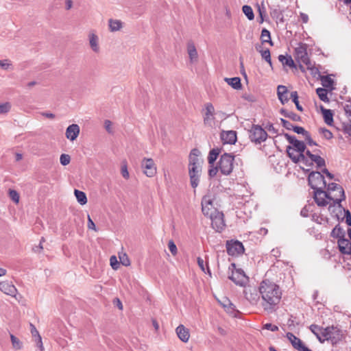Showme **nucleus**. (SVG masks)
<instances>
[{"mask_svg": "<svg viewBox=\"0 0 351 351\" xmlns=\"http://www.w3.org/2000/svg\"><path fill=\"white\" fill-rule=\"evenodd\" d=\"M304 138L308 145H317V144L312 139L309 132H308L307 134L304 136Z\"/></svg>", "mask_w": 351, "mask_h": 351, "instance_id": "e2e57ef3", "label": "nucleus"}, {"mask_svg": "<svg viewBox=\"0 0 351 351\" xmlns=\"http://www.w3.org/2000/svg\"><path fill=\"white\" fill-rule=\"evenodd\" d=\"M249 132L250 139L256 144H261L267 138V132L258 125H253Z\"/></svg>", "mask_w": 351, "mask_h": 351, "instance_id": "0eeeda50", "label": "nucleus"}, {"mask_svg": "<svg viewBox=\"0 0 351 351\" xmlns=\"http://www.w3.org/2000/svg\"><path fill=\"white\" fill-rule=\"evenodd\" d=\"M211 168L208 170V175L210 178H213L217 175V173L219 170L218 165L215 167L213 166H210Z\"/></svg>", "mask_w": 351, "mask_h": 351, "instance_id": "0e129e2a", "label": "nucleus"}, {"mask_svg": "<svg viewBox=\"0 0 351 351\" xmlns=\"http://www.w3.org/2000/svg\"><path fill=\"white\" fill-rule=\"evenodd\" d=\"M313 193L315 202L319 206H326L328 204L327 199L333 200L324 189L314 191Z\"/></svg>", "mask_w": 351, "mask_h": 351, "instance_id": "ddd939ff", "label": "nucleus"}, {"mask_svg": "<svg viewBox=\"0 0 351 351\" xmlns=\"http://www.w3.org/2000/svg\"><path fill=\"white\" fill-rule=\"evenodd\" d=\"M120 262L123 265L129 266L130 265V261L126 254H123L119 256Z\"/></svg>", "mask_w": 351, "mask_h": 351, "instance_id": "5fc2aeb1", "label": "nucleus"}, {"mask_svg": "<svg viewBox=\"0 0 351 351\" xmlns=\"http://www.w3.org/2000/svg\"><path fill=\"white\" fill-rule=\"evenodd\" d=\"M258 10L259 16L261 17L260 23H263L264 21V16L265 15V12H266V10H265L263 3H262L261 5H258Z\"/></svg>", "mask_w": 351, "mask_h": 351, "instance_id": "6e6d98bb", "label": "nucleus"}, {"mask_svg": "<svg viewBox=\"0 0 351 351\" xmlns=\"http://www.w3.org/2000/svg\"><path fill=\"white\" fill-rule=\"evenodd\" d=\"M98 36L95 34L89 35V43L92 50L96 53L99 52Z\"/></svg>", "mask_w": 351, "mask_h": 351, "instance_id": "473e14b6", "label": "nucleus"}, {"mask_svg": "<svg viewBox=\"0 0 351 351\" xmlns=\"http://www.w3.org/2000/svg\"><path fill=\"white\" fill-rule=\"evenodd\" d=\"M310 159L312 162H315L316 163L317 167H322L326 165L325 160L320 156L314 154V156Z\"/></svg>", "mask_w": 351, "mask_h": 351, "instance_id": "37998d69", "label": "nucleus"}, {"mask_svg": "<svg viewBox=\"0 0 351 351\" xmlns=\"http://www.w3.org/2000/svg\"><path fill=\"white\" fill-rule=\"evenodd\" d=\"M287 153L288 156L291 158L292 162L298 163L302 162L304 164H307L308 160L305 157L304 154H299L295 148H292L291 145L287 147Z\"/></svg>", "mask_w": 351, "mask_h": 351, "instance_id": "dca6fc26", "label": "nucleus"}, {"mask_svg": "<svg viewBox=\"0 0 351 351\" xmlns=\"http://www.w3.org/2000/svg\"><path fill=\"white\" fill-rule=\"evenodd\" d=\"M243 12L247 16V18L252 21L254 19V14L252 8L247 5H245L242 8Z\"/></svg>", "mask_w": 351, "mask_h": 351, "instance_id": "a19ab883", "label": "nucleus"}, {"mask_svg": "<svg viewBox=\"0 0 351 351\" xmlns=\"http://www.w3.org/2000/svg\"><path fill=\"white\" fill-rule=\"evenodd\" d=\"M278 60L280 62H282V64L285 66H288L291 68H295L296 67V65L294 62V61L293 60L291 56H284V55H280L278 56Z\"/></svg>", "mask_w": 351, "mask_h": 351, "instance_id": "2f4dec72", "label": "nucleus"}, {"mask_svg": "<svg viewBox=\"0 0 351 351\" xmlns=\"http://www.w3.org/2000/svg\"><path fill=\"white\" fill-rule=\"evenodd\" d=\"M197 264H198L199 267H200V269L204 272H206V269H205V266H204V261L203 260V258H202L201 257H198L197 258Z\"/></svg>", "mask_w": 351, "mask_h": 351, "instance_id": "774afa93", "label": "nucleus"}, {"mask_svg": "<svg viewBox=\"0 0 351 351\" xmlns=\"http://www.w3.org/2000/svg\"><path fill=\"white\" fill-rule=\"evenodd\" d=\"M319 132L327 140H330L333 137L332 133L329 130H328L326 128H320Z\"/></svg>", "mask_w": 351, "mask_h": 351, "instance_id": "8fccbe9b", "label": "nucleus"}, {"mask_svg": "<svg viewBox=\"0 0 351 351\" xmlns=\"http://www.w3.org/2000/svg\"><path fill=\"white\" fill-rule=\"evenodd\" d=\"M308 182L314 191L324 189L326 186L324 177L319 171H311L308 176Z\"/></svg>", "mask_w": 351, "mask_h": 351, "instance_id": "423d86ee", "label": "nucleus"}, {"mask_svg": "<svg viewBox=\"0 0 351 351\" xmlns=\"http://www.w3.org/2000/svg\"><path fill=\"white\" fill-rule=\"evenodd\" d=\"M108 26L110 32H117L123 27V23L118 19H110L108 20Z\"/></svg>", "mask_w": 351, "mask_h": 351, "instance_id": "c756f323", "label": "nucleus"}, {"mask_svg": "<svg viewBox=\"0 0 351 351\" xmlns=\"http://www.w3.org/2000/svg\"><path fill=\"white\" fill-rule=\"evenodd\" d=\"M168 247H169V249L171 253L173 255H176L177 254V252H178L177 247L172 240L169 241Z\"/></svg>", "mask_w": 351, "mask_h": 351, "instance_id": "4d7b16f0", "label": "nucleus"}, {"mask_svg": "<svg viewBox=\"0 0 351 351\" xmlns=\"http://www.w3.org/2000/svg\"><path fill=\"white\" fill-rule=\"evenodd\" d=\"M30 327H31V333L32 335V337L34 339V341L36 342V346L39 348L40 351H43L44 347H43V341H42V338H41L40 335H39L38 331L36 328L35 326L33 325L32 324H30Z\"/></svg>", "mask_w": 351, "mask_h": 351, "instance_id": "393cba45", "label": "nucleus"}, {"mask_svg": "<svg viewBox=\"0 0 351 351\" xmlns=\"http://www.w3.org/2000/svg\"><path fill=\"white\" fill-rule=\"evenodd\" d=\"M70 161H71V157L69 155L66 154H61L60 158V162L62 165L66 166L69 164Z\"/></svg>", "mask_w": 351, "mask_h": 351, "instance_id": "09e8293b", "label": "nucleus"}, {"mask_svg": "<svg viewBox=\"0 0 351 351\" xmlns=\"http://www.w3.org/2000/svg\"><path fill=\"white\" fill-rule=\"evenodd\" d=\"M344 211V217L341 218V221H343L345 219L346 223L348 226H351V213L348 209L343 208Z\"/></svg>", "mask_w": 351, "mask_h": 351, "instance_id": "de8ad7c7", "label": "nucleus"}, {"mask_svg": "<svg viewBox=\"0 0 351 351\" xmlns=\"http://www.w3.org/2000/svg\"><path fill=\"white\" fill-rule=\"evenodd\" d=\"M176 334L178 338L183 342L186 343L189 341L190 337L189 330L183 325H179L176 329Z\"/></svg>", "mask_w": 351, "mask_h": 351, "instance_id": "4be33fe9", "label": "nucleus"}, {"mask_svg": "<svg viewBox=\"0 0 351 351\" xmlns=\"http://www.w3.org/2000/svg\"><path fill=\"white\" fill-rule=\"evenodd\" d=\"M257 51H258L262 56V58L267 62L270 66H271V53L269 49H263L261 46L256 47Z\"/></svg>", "mask_w": 351, "mask_h": 351, "instance_id": "f704fd0d", "label": "nucleus"}, {"mask_svg": "<svg viewBox=\"0 0 351 351\" xmlns=\"http://www.w3.org/2000/svg\"><path fill=\"white\" fill-rule=\"evenodd\" d=\"M316 93L320 100L324 102H328L329 99L328 97L327 90L324 88H317L316 89Z\"/></svg>", "mask_w": 351, "mask_h": 351, "instance_id": "58836bf2", "label": "nucleus"}, {"mask_svg": "<svg viewBox=\"0 0 351 351\" xmlns=\"http://www.w3.org/2000/svg\"><path fill=\"white\" fill-rule=\"evenodd\" d=\"M11 105L8 102L0 104V114H4L10 111Z\"/></svg>", "mask_w": 351, "mask_h": 351, "instance_id": "3c124183", "label": "nucleus"}, {"mask_svg": "<svg viewBox=\"0 0 351 351\" xmlns=\"http://www.w3.org/2000/svg\"><path fill=\"white\" fill-rule=\"evenodd\" d=\"M121 175L122 176L125 178V179H128L129 177H130V174H129V172L128 171V167H127V165H123L122 167H121Z\"/></svg>", "mask_w": 351, "mask_h": 351, "instance_id": "680f3d73", "label": "nucleus"}, {"mask_svg": "<svg viewBox=\"0 0 351 351\" xmlns=\"http://www.w3.org/2000/svg\"><path fill=\"white\" fill-rule=\"evenodd\" d=\"M234 156L231 154L224 153L220 157L218 167L223 175H230L234 168Z\"/></svg>", "mask_w": 351, "mask_h": 351, "instance_id": "39448f33", "label": "nucleus"}, {"mask_svg": "<svg viewBox=\"0 0 351 351\" xmlns=\"http://www.w3.org/2000/svg\"><path fill=\"white\" fill-rule=\"evenodd\" d=\"M294 58L295 61L299 63V67L301 71L304 72L305 71L303 64L306 66L308 70L313 71L315 69L308 56L306 44L300 43L298 46L295 48Z\"/></svg>", "mask_w": 351, "mask_h": 351, "instance_id": "7ed1b4c3", "label": "nucleus"}, {"mask_svg": "<svg viewBox=\"0 0 351 351\" xmlns=\"http://www.w3.org/2000/svg\"><path fill=\"white\" fill-rule=\"evenodd\" d=\"M110 263L112 268L114 270H117L119 267V263L118 262L115 256H112L110 258Z\"/></svg>", "mask_w": 351, "mask_h": 351, "instance_id": "603ef678", "label": "nucleus"}, {"mask_svg": "<svg viewBox=\"0 0 351 351\" xmlns=\"http://www.w3.org/2000/svg\"><path fill=\"white\" fill-rule=\"evenodd\" d=\"M199 154L197 149H193L189 154V173L191 185L193 189L198 186L202 173V160L198 158Z\"/></svg>", "mask_w": 351, "mask_h": 351, "instance_id": "f03ea898", "label": "nucleus"}, {"mask_svg": "<svg viewBox=\"0 0 351 351\" xmlns=\"http://www.w3.org/2000/svg\"><path fill=\"white\" fill-rule=\"evenodd\" d=\"M322 337L324 340L330 341L331 343L337 345L343 339V331L337 326H328L324 328Z\"/></svg>", "mask_w": 351, "mask_h": 351, "instance_id": "20e7f679", "label": "nucleus"}, {"mask_svg": "<svg viewBox=\"0 0 351 351\" xmlns=\"http://www.w3.org/2000/svg\"><path fill=\"white\" fill-rule=\"evenodd\" d=\"M221 148H213L212 149L208 154V162L210 166H213L215 160H217L218 156L221 153Z\"/></svg>", "mask_w": 351, "mask_h": 351, "instance_id": "c85d7f7f", "label": "nucleus"}, {"mask_svg": "<svg viewBox=\"0 0 351 351\" xmlns=\"http://www.w3.org/2000/svg\"><path fill=\"white\" fill-rule=\"evenodd\" d=\"M211 219V226L217 232H221L225 228V222L223 219V214L221 212L215 210V213L208 216Z\"/></svg>", "mask_w": 351, "mask_h": 351, "instance_id": "9d476101", "label": "nucleus"}, {"mask_svg": "<svg viewBox=\"0 0 351 351\" xmlns=\"http://www.w3.org/2000/svg\"><path fill=\"white\" fill-rule=\"evenodd\" d=\"M44 241H45V239L43 237H42L39 245L33 247V251L36 253L40 252L41 250L43 249L42 243Z\"/></svg>", "mask_w": 351, "mask_h": 351, "instance_id": "69168bd1", "label": "nucleus"}, {"mask_svg": "<svg viewBox=\"0 0 351 351\" xmlns=\"http://www.w3.org/2000/svg\"><path fill=\"white\" fill-rule=\"evenodd\" d=\"M343 130L345 134L351 136V123L343 124Z\"/></svg>", "mask_w": 351, "mask_h": 351, "instance_id": "338daca9", "label": "nucleus"}, {"mask_svg": "<svg viewBox=\"0 0 351 351\" xmlns=\"http://www.w3.org/2000/svg\"><path fill=\"white\" fill-rule=\"evenodd\" d=\"M290 99H291L292 101L295 104L297 110L300 112H302L303 108L299 103L298 95L297 91H293L291 93Z\"/></svg>", "mask_w": 351, "mask_h": 351, "instance_id": "ea45409f", "label": "nucleus"}, {"mask_svg": "<svg viewBox=\"0 0 351 351\" xmlns=\"http://www.w3.org/2000/svg\"><path fill=\"white\" fill-rule=\"evenodd\" d=\"M229 278L236 285L241 287L244 286L248 281L247 276L241 269H237L235 271H232L231 276H229Z\"/></svg>", "mask_w": 351, "mask_h": 351, "instance_id": "f8f14e48", "label": "nucleus"}, {"mask_svg": "<svg viewBox=\"0 0 351 351\" xmlns=\"http://www.w3.org/2000/svg\"><path fill=\"white\" fill-rule=\"evenodd\" d=\"M292 130L298 134H302L304 136L308 132L304 128L298 125H294Z\"/></svg>", "mask_w": 351, "mask_h": 351, "instance_id": "864d4df0", "label": "nucleus"}, {"mask_svg": "<svg viewBox=\"0 0 351 351\" xmlns=\"http://www.w3.org/2000/svg\"><path fill=\"white\" fill-rule=\"evenodd\" d=\"M286 336L295 349L299 351H312L306 347L302 340L295 336L293 333L289 332L287 333Z\"/></svg>", "mask_w": 351, "mask_h": 351, "instance_id": "f3484780", "label": "nucleus"}, {"mask_svg": "<svg viewBox=\"0 0 351 351\" xmlns=\"http://www.w3.org/2000/svg\"><path fill=\"white\" fill-rule=\"evenodd\" d=\"M328 190L331 191H339L341 194V197L339 199H333L334 204H338L339 208H342L341 202L344 200L346 198L345 193L343 189L340 186L339 184L332 182L328 184Z\"/></svg>", "mask_w": 351, "mask_h": 351, "instance_id": "a211bd4d", "label": "nucleus"}, {"mask_svg": "<svg viewBox=\"0 0 351 351\" xmlns=\"http://www.w3.org/2000/svg\"><path fill=\"white\" fill-rule=\"evenodd\" d=\"M141 167L143 173L149 178H152L156 174V166L152 158H143Z\"/></svg>", "mask_w": 351, "mask_h": 351, "instance_id": "9b49d317", "label": "nucleus"}, {"mask_svg": "<svg viewBox=\"0 0 351 351\" xmlns=\"http://www.w3.org/2000/svg\"><path fill=\"white\" fill-rule=\"evenodd\" d=\"M263 328L266 329V330H268L273 331V332L278 330V327L277 326H276V325H274V324H271V323L265 324L263 326Z\"/></svg>", "mask_w": 351, "mask_h": 351, "instance_id": "052dcab7", "label": "nucleus"}, {"mask_svg": "<svg viewBox=\"0 0 351 351\" xmlns=\"http://www.w3.org/2000/svg\"><path fill=\"white\" fill-rule=\"evenodd\" d=\"M10 339L12 344V346L16 350H20L22 348L23 343L22 342L16 337L14 335L10 334Z\"/></svg>", "mask_w": 351, "mask_h": 351, "instance_id": "c03bdc74", "label": "nucleus"}, {"mask_svg": "<svg viewBox=\"0 0 351 351\" xmlns=\"http://www.w3.org/2000/svg\"><path fill=\"white\" fill-rule=\"evenodd\" d=\"M261 38L262 43H268L271 46H273L274 43L271 39V34L267 29H263L261 32Z\"/></svg>", "mask_w": 351, "mask_h": 351, "instance_id": "e433bc0d", "label": "nucleus"}, {"mask_svg": "<svg viewBox=\"0 0 351 351\" xmlns=\"http://www.w3.org/2000/svg\"><path fill=\"white\" fill-rule=\"evenodd\" d=\"M227 253L232 256H237L244 253L243 243L239 241H228L226 243Z\"/></svg>", "mask_w": 351, "mask_h": 351, "instance_id": "6e6552de", "label": "nucleus"}, {"mask_svg": "<svg viewBox=\"0 0 351 351\" xmlns=\"http://www.w3.org/2000/svg\"><path fill=\"white\" fill-rule=\"evenodd\" d=\"M187 51L191 62L197 61V51L196 47L193 42H189L187 44Z\"/></svg>", "mask_w": 351, "mask_h": 351, "instance_id": "bb28decb", "label": "nucleus"}, {"mask_svg": "<svg viewBox=\"0 0 351 351\" xmlns=\"http://www.w3.org/2000/svg\"><path fill=\"white\" fill-rule=\"evenodd\" d=\"M0 290L4 293L14 296L16 293L15 287L9 282H0Z\"/></svg>", "mask_w": 351, "mask_h": 351, "instance_id": "5701e85b", "label": "nucleus"}, {"mask_svg": "<svg viewBox=\"0 0 351 351\" xmlns=\"http://www.w3.org/2000/svg\"><path fill=\"white\" fill-rule=\"evenodd\" d=\"M74 193H75V197H76L77 202L81 205H84L87 203V197H86L85 193L75 189L74 191Z\"/></svg>", "mask_w": 351, "mask_h": 351, "instance_id": "c9c22d12", "label": "nucleus"}, {"mask_svg": "<svg viewBox=\"0 0 351 351\" xmlns=\"http://www.w3.org/2000/svg\"><path fill=\"white\" fill-rule=\"evenodd\" d=\"M339 251L344 254H351V241L345 237L338 239Z\"/></svg>", "mask_w": 351, "mask_h": 351, "instance_id": "412c9836", "label": "nucleus"}, {"mask_svg": "<svg viewBox=\"0 0 351 351\" xmlns=\"http://www.w3.org/2000/svg\"><path fill=\"white\" fill-rule=\"evenodd\" d=\"M322 84L324 87L330 88L332 90V85L334 84L333 80L328 75H324L321 77Z\"/></svg>", "mask_w": 351, "mask_h": 351, "instance_id": "4c0bfd02", "label": "nucleus"}, {"mask_svg": "<svg viewBox=\"0 0 351 351\" xmlns=\"http://www.w3.org/2000/svg\"><path fill=\"white\" fill-rule=\"evenodd\" d=\"M321 110L325 123L328 125H332L333 123V113L332 110L329 109H326L322 106L321 107Z\"/></svg>", "mask_w": 351, "mask_h": 351, "instance_id": "cd10ccee", "label": "nucleus"}, {"mask_svg": "<svg viewBox=\"0 0 351 351\" xmlns=\"http://www.w3.org/2000/svg\"><path fill=\"white\" fill-rule=\"evenodd\" d=\"M258 291L261 296V305L267 313L275 312L281 300L282 292L278 285L269 280L261 282Z\"/></svg>", "mask_w": 351, "mask_h": 351, "instance_id": "f257e3e1", "label": "nucleus"}, {"mask_svg": "<svg viewBox=\"0 0 351 351\" xmlns=\"http://www.w3.org/2000/svg\"><path fill=\"white\" fill-rule=\"evenodd\" d=\"M221 139L223 143L234 144L237 141V132L233 130L223 131L221 134Z\"/></svg>", "mask_w": 351, "mask_h": 351, "instance_id": "6ab92c4d", "label": "nucleus"}, {"mask_svg": "<svg viewBox=\"0 0 351 351\" xmlns=\"http://www.w3.org/2000/svg\"><path fill=\"white\" fill-rule=\"evenodd\" d=\"M280 113L285 117L289 118L291 120H292L293 121L300 122L302 121L301 117L300 115L297 114L296 113H295L292 111L288 110L287 109H285V108L280 109Z\"/></svg>", "mask_w": 351, "mask_h": 351, "instance_id": "a878e982", "label": "nucleus"}, {"mask_svg": "<svg viewBox=\"0 0 351 351\" xmlns=\"http://www.w3.org/2000/svg\"><path fill=\"white\" fill-rule=\"evenodd\" d=\"M202 210L205 216H211L217 210L213 204V199L210 195H205L202 199Z\"/></svg>", "mask_w": 351, "mask_h": 351, "instance_id": "2eb2a0df", "label": "nucleus"}, {"mask_svg": "<svg viewBox=\"0 0 351 351\" xmlns=\"http://www.w3.org/2000/svg\"><path fill=\"white\" fill-rule=\"evenodd\" d=\"M204 123L205 125L212 127L215 119V110L214 106L210 103H206L204 108Z\"/></svg>", "mask_w": 351, "mask_h": 351, "instance_id": "1a4fd4ad", "label": "nucleus"}, {"mask_svg": "<svg viewBox=\"0 0 351 351\" xmlns=\"http://www.w3.org/2000/svg\"><path fill=\"white\" fill-rule=\"evenodd\" d=\"M284 136L291 145L292 148H295L299 154H304L306 149V145L303 141L298 140L295 136L290 135L287 133H285Z\"/></svg>", "mask_w": 351, "mask_h": 351, "instance_id": "4468645a", "label": "nucleus"}, {"mask_svg": "<svg viewBox=\"0 0 351 351\" xmlns=\"http://www.w3.org/2000/svg\"><path fill=\"white\" fill-rule=\"evenodd\" d=\"M223 307L225 308L226 311L230 313V314H234L235 313V306L229 300H226V303L223 304Z\"/></svg>", "mask_w": 351, "mask_h": 351, "instance_id": "a18cd8bd", "label": "nucleus"}, {"mask_svg": "<svg viewBox=\"0 0 351 351\" xmlns=\"http://www.w3.org/2000/svg\"><path fill=\"white\" fill-rule=\"evenodd\" d=\"M80 132V126L77 124H71L66 128L65 134L68 139L73 141L78 136Z\"/></svg>", "mask_w": 351, "mask_h": 351, "instance_id": "aec40b11", "label": "nucleus"}, {"mask_svg": "<svg viewBox=\"0 0 351 351\" xmlns=\"http://www.w3.org/2000/svg\"><path fill=\"white\" fill-rule=\"evenodd\" d=\"M310 330L316 337H318L320 334L322 335L324 328L320 327L316 324H312L310 326Z\"/></svg>", "mask_w": 351, "mask_h": 351, "instance_id": "49530a36", "label": "nucleus"}, {"mask_svg": "<svg viewBox=\"0 0 351 351\" xmlns=\"http://www.w3.org/2000/svg\"><path fill=\"white\" fill-rule=\"evenodd\" d=\"M331 236L335 238H338L339 239H341L345 237V231L340 226L339 224H337L332 230Z\"/></svg>", "mask_w": 351, "mask_h": 351, "instance_id": "72a5a7b5", "label": "nucleus"}, {"mask_svg": "<svg viewBox=\"0 0 351 351\" xmlns=\"http://www.w3.org/2000/svg\"><path fill=\"white\" fill-rule=\"evenodd\" d=\"M225 81L228 85L231 86L234 89L239 90L241 88V79L239 77H234L231 78H225Z\"/></svg>", "mask_w": 351, "mask_h": 351, "instance_id": "7c9ffc66", "label": "nucleus"}, {"mask_svg": "<svg viewBox=\"0 0 351 351\" xmlns=\"http://www.w3.org/2000/svg\"><path fill=\"white\" fill-rule=\"evenodd\" d=\"M11 66L10 61L8 60H0V68L8 70L9 69L10 66Z\"/></svg>", "mask_w": 351, "mask_h": 351, "instance_id": "13d9d810", "label": "nucleus"}, {"mask_svg": "<svg viewBox=\"0 0 351 351\" xmlns=\"http://www.w3.org/2000/svg\"><path fill=\"white\" fill-rule=\"evenodd\" d=\"M10 196L11 199L16 203H18L19 201V193L14 191V190H10Z\"/></svg>", "mask_w": 351, "mask_h": 351, "instance_id": "bf43d9fd", "label": "nucleus"}, {"mask_svg": "<svg viewBox=\"0 0 351 351\" xmlns=\"http://www.w3.org/2000/svg\"><path fill=\"white\" fill-rule=\"evenodd\" d=\"M288 90L285 86L279 85L277 88V95L279 100L282 104L288 102L289 97L287 96Z\"/></svg>", "mask_w": 351, "mask_h": 351, "instance_id": "b1692460", "label": "nucleus"}, {"mask_svg": "<svg viewBox=\"0 0 351 351\" xmlns=\"http://www.w3.org/2000/svg\"><path fill=\"white\" fill-rule=\"evenodd\" d=\"M254 293H252V292L248 293L247 291H245V298L247 300H249L250 302V303L254 304L256 303V302L259 298L258 297L256 291L254 289Z\"/></svg>", "mask_w": 351, "mask_h": 351, "instance_id": "79ce46f5", "label": "nucleus"}]
</instances>
